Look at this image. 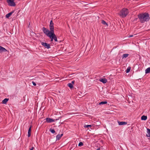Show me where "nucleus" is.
Listing matches in <instances>:
<instances>
[{
  "label": "nucleus",
  "mask_w": 150,
  "mask_h": 150,
  "mask_svg": "<svg viewBox=\"0 0 150 150\" xmlns=\"http://www.w3.org/2000/svg\"><path fill=\"white\" fill-rule=\"evenodd\" d=\"M83 145V143L81 142H80L78 146H81Z\"/></svg>",
  "instance_id": "a878e982"
},
{
  "label": "nucleus",
  "mask_w": 150,
  "mask_h": 150,
  "mask_svg": "<svg viewBox=\"0 0 150 150\" xmlns=\"http://www.w3.org/2000/svg\"><path fill=\"white\" fill-rule=\"evenodd\" d=\"M8 100V99L6 98L4 99L2 101V103L3 104H5L7 102Z\"/></svg>",
  "instance_id": "a211bd4d"
},
{
  "label": "nucleus",
  "mask_w": 150,
  "mask_h": 150,
  "mask_svg": "<svg viewBox=\"0 0 150 150\" xmlns=\"http://www.w3.org/2000/svg\"><path fill=\"white\" fill-rule=\"evenodd\" d=\"M129 11L127 9L123 8L119 13V15L122 18H124L129 13Z\"/></svg>",
  "instance_id": "f03ea898"
},
{
  "label": "nucleus",
  "mask_w": 150,
  "mask_h": 150,
  "mask_svg": "<svg viewBox=\"0 0 150 150\" xmlns=\"http://www.w3.org/2000/svg\"><path fill=\"white\" fill-rule=\"evenodd\" d=\"M101 23H102L105 25V26H108V24L106 23V22L105 21L103 20H102L101 21Z\"/></svg>",
  "instance_id": "dca6fc26"
},
{
  "label": "nucleus",
  "mask_w": 150,
  "mask_h": 150,
  "mask_svg": "<svg viewBox=\"0 0 150 150\" xmlns=\"http://www.w3.org/2000/svg\"><path fill=\"white\" fill-rule=\"evenodd\" d=\"M130 69H131V68L130 67H129L127 68V69L126 70V72L127 73H129V71H130Z\"/></svg>",
  "instance_id": "b1692460"
},
{
  "label": "nucleus",
  "mask_w": 150,
  "mask_h": 150,
  "mask_svg": "<svg viewBox=\"0 0 150 150\" xmlns=\"http://www.w3.org/2000/svg\"><path fill=\"white\" fill-rule=\"evenodd\" d=\"M7 51V50L4 48L0 46V53L5 52Z\"/></svg>",
  "instance_id": "6e6552de"
},
{
  "label": "nucleus",
  "mask_w": 150,
  "mask_h": 150,
  "mask_svg": "<svg viewBox=\"0 0 150 150\" xmlns=\"http://www.w3.org/2000/svg\"><path fill=\"white\" fill-rule=\"evenodd\" d=\"M13 13H14V11H12L11 12L7 14L6 16V18H9Z\"/></svg>",
  "instance_id": "9b49d317"
},
{
  "label": "nucleus",
  "mask_w": 150,
  "mask_h": 150,
  "mask_svg": "<svg viewBox=\"0 0 150 150\" xmlns=\"http://www.w3.org/2000/svg\"><path fill=\"white\" fill-rule=\"evenodd\" d=\"M54 40L55 42H57L58 41H57V36L54 34Z\"/></svg>",
  "instance_id": "393cba45"
},
{
  "label": "nucleus",
  "mask_w": 150,
  "mask_h": 150,
  "mask_svg": "<svg viewBox=\"0 0 150 150\" xmlns=\"http://www.w3.org/2000/svg\"><path fill=\"white\" fill-rule=\"evenodd\" d=\"M42 30L43 33L47 36H48L51 33V30L50 31L48 29L44 27L42 28Z\"/></svg>",
  "instance_id": "7ed1b4c3"
},
{
  "label": "nucleus",
  "mask_w": 150,
  "mask_h": 150,
  "mask_svg": "<svg viewBox=\"0 0 150 150\" xmlns=\"http://www.w3.org/2000/svg\"><path fill=\"white\" fill-rule=\"evenodd\" d=\"M99 81L103 83H106L107 81V79L105 78L100 79Z\"/></svg>",
  "instance_id": "1a4fd4ad"
},
{
  "label": "nucleus",
  "mask_w": 150,
  "mask_h": 150,
  "mask_svg": "<svg viewBox=\"0 0 150 150\" xmlns=\"http://www.w3.org/2000/svg\"><path fill=\"white\" fill-rule=\"evenodd\" d=\"M54 23L52 21H51L50 25V29L51 31H54Z\"/></svg>",
  "instance_id": "423d86ee"
},
{
  "label": "nucleus",
  "mask_w": 150,
  "mask_h": 150,
  "mask_svg": "<svg viewBox=\"0 0 150 150\" xmlns=\"http://www.w3.org/2000/svg\"><path fill=\"white\" fill-rule=\"evenodd\" d=\"M129 55V54H123L122 57V59H125Z\"/></svg>",
  "instance_id": "2eb2a0df"
},
{
  "label": "nucleus",
  "mask_w": 150,
  "mask_h": 150,
  "mask_svg": "<svg viewBox=\"0 0 150 150\" xmlns=\"http://www.w3.org/2000/svg\"><path fill=\"white\" fill-rule=\"evenodd\" d=\"M34 149V147H32L30 149V150H33Z\"/></svg>",
  "instance_id": "c756f323"
},
{
  "label": "nucleus",
  "mask_w": 150,
  "mask_h": 150,
  "mask_svg": "<svg viewBox=\"0 0 150 150\" xmlns=\"http://www.w3.org/2000/svg\"><path fill=\"white\" fill-rule=\"evenodd\" d=\"M129 35V36H128V37H132L133 36V35Z\"/></svg>",
  "instance_id": "7c9ffc66"
},
{
  "label": "nucleus",
  "mask_w": 150,
  "mask_h": 150,
  "mask_svg": "<svg viewBox=\"0 0 150 150\" xmlns=\"http://www.w3.org/2000/svg\"><path fill=\"white\" fill-rule=\"evenodd\" d=\"M75 81H71V83L72 84H74V83H75Z\"/></svg>",
  "instance_id": "c85d7f7f"
},
{
  "label": "nucleus",
  "mask_w": 150,
  "mask_h": 150,
  "mask_svg": "<svg viewBox=\"0 0 150 150\" xmlns=\"http://www.w3.org/2000/svg\"><path fill=\"white\" fill-rule=\"evenodd\" d=\"M118 123L119 124V125H126L127 123L126 122H120V121H118Z\"/></svg>",
  "instance_id": "ddd939ff"
},
{
  "label": "nucleus",
  "mask_w": 150,
  "mask_h": 150,
  "mask_svg": "<svg viewBox=\"0 0 150 150\" xmlns=\"http://www.w3.org/2000/svg\"><path fill=\"white\" fill-rule=\"evenodd\" d=\"M41 44L45 48L49 49L50 48V45L49 44L44 42H41Z\"/></svg>",
  "instance_id": "39448f33"
},
{
  "label": "nucleus",
  "mask_w": 150,
  "mask_h": 150,
  "mask_svg": "<svg viewBox=\"0 0 150 150\" xmlns=\"http://www.w3.org/2000/svg\"><path fill=\"white\" fill-rule=\"evenodd\" d=\"M63 135V134H61L60 135L59 134H57L56 136V140H59L60 139V138Z\"/></svg>",
  "instance_id": "f8f14e48"
},
{
  "label": "nucleus",
  "mask_w": 150,
  "mask_h": 150,
  "mask_svg": "<svg viewBox=\"0 0 150 150\" xmlns=\"http://www.w3.org/2000/svg\"><path fill=\"white\" fill-rule=\"evenodd\" d=\"M50 131L53 134H54L55 132V131L54 129H50Z\"/></svg>",
  "instance_id": "5701e85b"
},
{
  "label": "nucleus",
  "mask_w": 150,
  "mask_h": 150,
  "mask_svg": "<svg viewBox=\"0 0 150 150\" xmlns=\"http://www.w3.org/2000/svg\"><path fill=\"white\" fill-rule=\"evenodd\" d=\"M46 121L48 123L52 122L55 121L54 120L49 118H46Z\"/></svg>",
  "instance_id": "0eeeda50"
},
{
  "label": "nucleus",
  "mask_w": 150,
  "mask_h": 150,
  "mask_svg": "<svg viewBox=\"0 0 150 150\" xmlns=\"http://www.w3.org/2000/svg\"><path fill=\"white\" fill-rule=\"evenodd\" d=\"M50 39H51V42H52V41H53V40H54V39H53L52 38H50Z\"/></svg>",
  "instance_id": "2f4dec72"
},
{
  "label": "nucleus",
  "mask_w": 150,
  "mask_h": 150,
  "mask_svg": "<svg viewBox=\"0 0 150 150\" xmlns=\"http://www.w3.org/2000/svg\"><path fill=\"white\" fill-rule=\"evenodd\" d=\"M107 103V102L106 101H102V102H100V103H99V105H103V104H106Z\"/></svg>",
  "instance_id": "412c9836"
},
{
  "label": "nucleus",
  "mask_w": 150,
  "mask_h": 150,
  "mask_svg": "<svg viewBox=\"0 0 150 150\" xmlns=\"http://www.w3.org/2000/svg\"><path fill=\"white\" fill-rule=\"evenodd\" d=\"M54 31H51L50 34L48 36L50 38H52L53 39H54Z\"/></svg>",
  "instance_id": "9d476101"
},
{
  "label": "nucleus",
  "mask_w": 150,
  "mask_h": 150,
  "mask_svg": "<svg viewBox=\"0 0 150 150\" xmlns=\"http://www.w3.org/2000/svg\"><path fill=\"white\" fill-rule=\"evenodd\" d=\"M96 150H100V148H98Z\"/></svg>",
  "instance_id": "473e14b6"
},
{
  "label": "nucleus",
  "mask_w": 150,
  "mask_h": 150,
  "mask_svg": "<svg viewBox=\"0 0 150 150\" xmlns=\"http://www.w3.org/2000/svg\"><path fill=\"white\" fill-rule=\"evenodd\" d=\"M32 126H31L29 128L28 131V137H30V136L31 130Z\"/></svg>",
  "instance_id": "4468645a"
},
{
  "label": "nucleus",
  "mask_w": 150,
  "mask_h": 150,
  "mask_svg": "<svg viewBox=\"0 0 150 150\" xmlns=\"http://www.w3.org/2000/svg\"><path fill=\"white\" fill-rule=\"evenodd\" d=\"M138 17L139 20L142 23H143L146 21H147L150 19L149 14L146 13L138 15Z\"/></svg>",
  "instance_id": "f257e3e1"
},
{
  "label": "nucleus",
  "mask_w": 150,
  "mask_h": 150,
  "mask_svg": "<svg viewBox=\"0 0 150 150\" xmlns=\"http://www.w3.org/2000/svg\"><path fill=\"white\" fill-rule=\"evenodd\" d=\"M7 2L9 6H14L16 5V4L14 2V0H7Z\"/></svg>",
  "instance_id": "20e7f679"
},
{
  "label": "nucleus",
  "mask_w": 150,
  "mask_h": 150,
  "mask_svg": "<svg viewBox=\"0 0 150 150\" xmlns=\"http://www.w3.org/2000/svg\"><path fill=\"white\" fill-rule=\"evenodd\" d=\"M92 126L91 125H86L84 126V128H88L89 127H91Z\"/></svg>",
  "instance_id": "bb28decb"
},
{
  "label": "nucleus",
  "mask_w": 150,
  "mask_h": 150,
  "mask_svg": "<svg viewBox=\"0 0 150 150\" xmlns=\"http://www.w3.org/2000/svg\"><path fill=\"white\" fill-rule=\"evenodd\" d=\"M32 83L33 84L34 86H35L36 85V84L35 83V82H34V81H32Z\"/></svg>",
  "instance_id": "cd10ccee"
},
{
  "label": "nucleus",
  "mask_w": 150,
  "mask_h": 150,
  "mask_svg": "<svg viewBox=\"0 0 150 150\" xmlns=\"http://www.w3.org/2000/svg\"><path fill=\"white\" fill-rule=\"evenodd\" d=\"M146 74H148L150 72V67L146 69L145 71Z\"/></svg>",
  "instance_id": "aec40b11"
},
{
  "label": "nucleus",
  "mask_w": 150,
  "mask_h": 150,
  "mask_svg": "<svg viewBox=\"0 0 150 150\" xmlns=\"http://www.w3.org/2000/svg\"><path fill=\"white\" fill-rule=\"evenodd\" d=\"M147 136L150 137V129L148 128L147 129Z\"/></svg>",
  "instance_id": "f3484780"
},
{
  "label": "nucleus",
  "mask_w": 150,
  "mask_h": 150,
  "mask_svg": "<svg viewBox=\"0 0 150 150\" xmlns=\"http://www.w3.org/2000/svg\"><path fill=\"white\" fill-rule=\"evenodd\" d=\"M68 86L71 88H73V86L71 83H69L68 84Z\"/></svg>",
  "instance_id": "4be33fe9"
},
{
  "label": "nucleus",
  "mask_w": 150,
  "mask_h": 150,
  "mask_svg": "<svg viewBox=\"0 0 150 150\" xmlns=\"http://www.w3.org/2000/svg\"><path fill=\"white\" fill-rule=\"evenodd\" d=\"M147 117L146 116L143 115L141 117V120H145L147 119Z\"/></svg>",
  "instance_id": "6ab92c4d"
}]
</instances>
